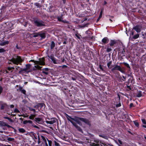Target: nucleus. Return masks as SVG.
Returning a JSON list of instances; mask_svg holds the SVG:
<instances>
[{
    "mask_svg": "<svg viewBox=\"0 0 146 146\" xmlns=\"http://www.w3.org/2000/svg\"><path fill=\"white\" fill-rule=\"evenodd\" d=\"M46 34V33L45 31H42L33 34V37L34 38L39 37H40V39L41 40H43L45 38Z\"/></svg>",
    "mask_w": 146,
    "mask_h": 146,
    "instance_id": "nucleus-3",
    "label": "nucleus"
},
{
    "mask_svg": "<svg viewBox=\"0 0 146 146\" xmlns=\"http://www.w3.org/2000/svg\"><path fill=\"white\" fill-rule=\"evenodd\" d=\"M33 22L35 26L37 27H41L45 26L44 22L37 17L33 19Z\"/></svg>",
    "mask_w": 146,
    "mask_h": 146,
    "instance_id": "nucleus-2",
    "label": "nucleus"
},
{
    "mask_svg": "<svg viewBox=\"0 0 146 146\" xmlns=\"http://www.w3.org/2000/svg\"><path fill=\"white\" fill-rule=\"evenodd\" d=\"M96 142L97 143L96 144L95 143H92V146H108L106 144L100 142H99L98 141Z\"/></svg>",
    "mask_w": 146,
    "mask_h": 146,
    "instance_id": "nucleus-15",
    "label": "nucleus"
},
{
    "mask_svg": "<svg viewBox=\"0 0 146 146\" xmlns=\"http://www.w3.org/2000/svg\"><path fill=\"white\" fill-rule=\"evenodd\" d=\"M19 90L21 93L25 95H26V91L25 90L23 89L22 87L19 86Z\"/></svg>",
    "mask_w": 146,
    "mask_h": 146,
    "instance_id": "nucleus-22",
    "label": "nucleus"
},
{
    "mask_svg": "<svg viewBox=\"0 0 146 146\" xmlns=\"http://www.w3.org/2000/svg\"><path fill=\"white\" fill-rule=\"evenodd\" d=\"M23 124H26L27 123H29L30 124H31V125H32V124L33 123L32 121L30 120H26L24 121L23 122Z\"/></svg>",
    "mask_w": 146,
    "mask_h": 146,
    "instance_id": "nucleus-24",
    "label": "nucleus"
},
{
    "mask_svg": "<svg viewBox=\"0 0 146 146\" xmlns=\"http://www.w3.org/2000/svg\"><path fill=\"white\" fill-rule=\"evenodd\" d=\"M102 14H103V11H102V10L101 11V12L100 13L99 17L102 18Z\"/></svg>",
    "mask_w": 146,
    "mask_h": 146,
    "instance_id": "nucleus-57",
    "label": "nucleus"
},
{
    "mask_svg": "<svg viewBox=\"0 0 146 146\" xmlns=\"http://www.w3.org/2000/svg\"><path fill=\"white\" fill-rule=\"evenodd\" d=\"M18 130L19 132L21 133H24L26 132L25 130L23 128H20Z\"/></svg>",
    "mask_w": 146,
    "mask_h": 146,
    "instance_id": "nucleus-33",
    "label": "nucleus"
},
{
    "mask_svg": "<svg viewBox=\"0 0 146 146\" xmlns=\"http://www.w3.org/2000/svg\"><path fill=\"white\" fill-rule=\"evenodd\" d=\"M26 67L29 70H30L31 67V65L30 64H27L26 65Z\"/></svg>",
    "mask_w": 146,
    "mask_h": 146,
    "instance_id": "nucleus-41",
    "label": "nucleus"
},
{
    "mask_svg": "<svg viewBox=\"0 0 146 146\" xmlns=\"http://www.w3.org/2000/svg\"><path fill=\"white\" fill-rule=\"evenodd\" d=\"M55 43L54 41H52L50 44V47L51 49H53L55 46Z\"/></svg>",
    "mask_w": 146,
    "mask_h": 146,
    "instance_id": "nucleus-28",
    "label": "nucleus"
},
{
    "mask_svg": "<svg viewBox=\"0 0 146 146\" xmlns=\"http://www.w3.org/2000/svg\"><path fill=\"white\" fill-rule=\"evenodd\" d=\"M35 120L36 123H41V122L42 121V119L40 117H35Z\"/></svg>",
    "mask_w": 146,
    "mask_h": 146,
    "instance_id": "nucleus-23",
    "label": "nucleus"
},
{
    "mask_svg": "<svg viewBox=\"0 0 146 146\" xmlns=\"http://www.w3.org/2000/svg\"><path fill=\"white\" fill-rule=\"evenodd\" d=\"M9 108V106L6 103L0 102V109L1 110H6Z\"/></svg>",
    "mask_w": 146,
    "mask_h": 146,
    "instance_id": "nucleus-11",
    "label": "nucleus"
},
{
    "mask_svg": "<svg viewBox=\"0 0 146 146\" xmlns=\"http://www.w3.org/2000/svg\"><path fill=\"white\" fill-rule=\"evenodd\" d=\"M125 50L124 48H123V50H120L119 51V53H120V54L119 56V57L121 59H123V57L124 56H125L124 54L125 53Z\"/></svg>",
    "mask_w": 146,
    "mask_h": 146,
    "instance_id": "nucleus-18",
    "label": "nucleus"
},
{
    "mask_svg": "<svg viewBox=\"0 0 146 146\" xmlns=\"http://www.w3.org/2000/svg\"><path fill=\"white\" fill-rule=\"evenodd\" d=\"M127 88L129 89L130 90H131V87L130 86L127 85Z\"/></svg>",
    "mask_w": 146,
    "mask_h": 146,
    "instance_id": "nucleus-64",
    "label": "nucleus"
},
{
    "mask_svg": "<svg viewBox=\"0 0 146 146\" xmlns=\"http://www.w3.org/2000/svg\"><path fill=\"white\" fill-rule=\"evenodd\" d=\"M75 36L79 40L80 39V37L81 35L79 34H76L75 35Z\"/></svg>",
    "mask_w": 146,
    "mask_h": 146,
    "instance_id": "nucleus-44",
    "label": "nucleus"
},
{
    "mask_svg": "<svg viewBox=\"0 0 146 146\" xmlns=\"http://www.w3.org/2000/svg\"><path fill=\"white\" fill-rule=\"evenodd\" d=\"M3 118L8 120L11 123H13L14 122V121L11 118L9 117L5 116Z\"/></svg>",
    "mask_w": 146,
    "mask_h": 146,
    "instance_id": "nucleus-30",
    "label": "nucleus"
},
{
    "mask_svg": "<svg viewBox=\"0 0 146 146\" xmlns=\"http://www.w3.org/2000/svg\"><path fill=\"white\" fill-rule=\"evenodd\" d=\"M31 134L30 135V136L33 138V139H34V137L36 135V134L33 132H31Z\"/></svg>",
    "mask_w": 146,
    "mask_h": 146,
    "instance_id": "nucleus-43",
    "label": "nucleus"
},
{
    "mask_svg": "<svg viewBox=\"0 0 146 146\" xmlns=\"http://www.w3.org/2000/svg\"><path fill=\"white\" fill-rule=\"evenodd\" d=\"M29 108L30 111H33L34 113L36 112V111L35 109H33L31 107H29Z\"/></svg>",
    "mask_w": 146,
    "mask_h": 146,
    "instance_id": "nucleus-40",
    "label": "nucleus"
},
{
    "mask_svg": "<svg viewBox=\"0 0 146 146\" xmlns=\"http://www.w3.org/2000/svg\"><path fill=\"white\" fill-rule=\"evenodd\" d=\"M16 47L17 49H22V48L20 46H18L17 44H16Z\"/></svg>",
    "mask_w": 146,
    "mask_h": 146,
    "instance_id": "nucleus-55",
    "label": "nucleus"
},
{
    "mask_svg": "<svg viewBox=\"0 0 146 146\" xmlns=\"http://www.w3.org/2000/svg\"><path fill=\"white\" fill-rule=\"evenodd\" d=\"M34 108H36V110H38V111H40V110L38 108L37 103L34 106Z\"/></svg>",
    "mask_w": 146,
    "mask_h": 146,
    "instance_id": "nucleus-49",
    "label": "nucleus"
},
{
    "mask_svg": "<svg viewBox=\"0 0 146 146\" xmlns=\"http://www.w3.org/2000/svg\"><path fill=\"white\" fill-rule=\"evenodd\" d=\"M57 119L55 118H52L49 119V120H46V122L47 124H52L56 122Z\"/></svg>",
    "mask_w": 146,
    "mask_h": 146,
    "instance_id": "nucleus-14",
    "label": "nucleus"
},
{
    "mask_svg": "<svg viewBox=\"0 0 146 146\" xmlns=\"http://www.w3.org/2000/svg\"><path fill=\"white\" fill-rule=\"evenodd\" d=\"M20 69L21 70L19 72V74H21L23 73V68H21Z\"/></svg>",
    "mask_w": 146,
    "mask_h": 146,
    "instance_id": "nucleus-59",
    "label": "nucleus"
},
{
    "mask_svg": "<svg viewBox=\"0 0 146 146\" xmlns=\"http://www.w3.org/2000/svg\"><path fill=\"white\" fill-rule=\"evenodd\" d=\"M0 146H11L10 145H6L5 144H1L0 145Z\"/></svg>",
    "mask_w": 146,
    "mask_h": 146,
    "instance_id": "nucleus-63",
    "label": "nucleus"
},
{
    "mask_svg": "<svg viewBox=\"0 0 146 146\" xmlns=\"http://www.w3.org/2000/svg\"><path fill=\"white\" fill-rule=\"evenodd\" d=\"M49 70V69L48 68H43L41 69L42 71V73L46 75H48V72Z\"/></svg>",
    "mask_w": 146,
    "mask_h": 146,
    "instance_id": "nucleus-21",
    "label": "nucleus"
},
{
    "mask_svg": "<svg viewBox=\"0 0 146 146\" xmlns=\"http://www.w3.org/2000/svg\"><path fill=\"white\" fill-rule=\"evenodd\" d=\"M109 40L107 37H104L102 40L101 43L103 44H107L109 42Z\"/></svg>",
    "mask_w": 146,
    "mask_h": 146,
    "instance_id": "nucleus-19",
    "label": "nucleus"
},
{
    "mask_svg": "<svg viewBox=\"0 0 146 146\" xmlns=\"http://www.w3.org/2000/svg\"><path fill=\"white\" fill-rule=\"evenodd\" d=\"M142 27L140 25H136L134 27L132 30L133 31V30H134L137 33H140Z\"/></svg>",
    "mask_w": 146,
    "mask_h": 146,
    "instance_id": "nucleus-13",
    "label": "nucleus"
},
{
    "mask_svg": "<svg viewBox=\"0 0 146 146\" xmlns=\"http://www.w3.org/2000/svg\"><path fill=\"white\" fill-rule=\"evenodd\" d=\"M23 25L25 27H26L27 25V22H25L23 24Z\"/></svg>",
    "mask_w": 146,
    "mask_h": 146,
    "instance_id": "nucleus-61",
    "label": "nucleus"
},
{
    "mask_svg": "<svg viewBox=\"0 0 146 146\" xmlns=\"http://www.w3.org/2000/svg\"><path fill=\"white\" fill-rule=\"evenodd\" d=\"M116 70H118L123 74H125V69L122 68L120 66L117 65H115L111 70V72L114 74L116 73Z\"/></svg>",
    "mask_w": 146,
    "mask_h": 146,
    "instance_id": "nucleus-6",
    "label": "nucleus"
},
{
    "mask_svg": "<svg viewBox=\"0 0 146 146\" xmlns=\"http://www.w3.org/2000/svg\"><path fill=\"white\" fill-rule=\"evenodd\" d=\"M38 108H40V110H41V109L44 106H45V104L43 103H37Z\"/></svg>",
    "mask_w": 146,
    "mask_h": 146,
    "instance_id": "nucleus-25",
    "label": "nucleus"
},
{
    "mask_svg": "<svg viewBox=\"0 0 146 146\" xmlns=\"http://www.w3.org/2000/svg\"><path fill=\"white\" fill-rule=\"evenodd\" d=\"M9 43V41H7L5 42H0V45L1 46H5L8 44Z\"/></svg>",
    "mask_w": 146,
    "mask_h": 146,
    "instance_id": "nucleus-26",
    "label": "nucleus"
},
{
    "mask_svg": "<svg viewBox=\"0 0 146 146\" xmlns=\"http://www.w3.org/2000/svg\"><path fill=\"white\" fill-rule=\"evenodd\" d=\"M36 116V115L35 114H31V115L29 116V118L31 120H33L35 117Z\"/></svg>",
    "mask_w": 146,
    "mask_h": 146,
    "instance_id": "nucleus-31",
    "label": "nucleus"
},
{
    "mask_svg": "<svg viewBox=\"0 0 146 146\" xmlns=\"http://www.w3.org/2000/svg\"><path fill=\"white\" fill-rule=\"evenodd\" d=\"M23 70L27 72H30V70L27 68L26 67L25 68H23Z\"/></svg>",
    "mask_w": 146,
    "mask_h": 146,
    "instance_id": "nucleus-39",
    "label": "nucleus"
},
{
    "mask_svg": "<svg viewBox=\"0 0 146 146\" xmlns=\"http://www.w3.org/2000/svg\"><path fill=\"white\" fill-rule=\"evenodd\" d=\"M23 60L24 59H22L21 56H18L17 54H14L9 61L12 62L14 64L18 65L19 64L21 65V63Z\"/></svg>",
    "mask_w": 146,
    "mask_h": 146,
    "instance_id": "nucleus-1",
    "label": "nucleus"
},
{
    "mask_svg": "<svg viewBox=\"0 0 146 146\" xmlns=\"http://www.w3.org/2000/svg\"><path fill=\"white\" fill-rule=\"evenodd\" d=\"M112 63V62L111 61H110L108 62L107 64V66L108 67V68L110 69H111L112 66H111V64Z\"/></svg>",
    "mask_w": 146,
    "mask_h": 146,
    "instance_id": "nucleus-29",
    "label": "nucleus"
},
{
    "mask_svg": "<svg viewBox=\"0 0 146 146\" xmlns=\"http://www.w3.org/2000/svg\"><path fill=\"white\" fill-rule=\"evenodd\" d=\"M62 22L68 24H69V22L68 21H66V20H62Z\"/></svg>",
    "mask_w": 146,
    "mask_h": 146,
    "instance_id": "nucleus-50",
    "label": "nucleus"
},
{
    "mask_svg": "<svg viewBox=\"0 0 146 146\" xmlns=\"http://www.w3.org/2000/svg\"><path fill=\"white\" fill-rule=\"evenodd\" d=\"M4 125L5 126L7 127L8 128H11L13 129H14V127H12L10 125L6 123H5Z\"/></svg>",
    "mask_w": 146,
    "mask_h": 146,
    "instance_id": "nucleus-48",
    "label": "nucleus"
},
{
    "mask_svg": "<svg viewBox=\"0 0 146 146\" xmlns=\"http://www.w3.org/2000/svg\"><path fill=\"white\" fill-rule=\"evenodd\" d=\"M118 42V40H111L110 43L107 45V48L106 51L107 52H110L112 50L111 48H110V46L113 48V46L114 45Z\"/></svg>",
    "mask_w": 146,
    "mask_h": 146,
    "instance_id": "nucleus-5",
    "label": "nucleus"
},
{
    "mask_svg": "<svg viewBox=\"0 0 146 146\" xmlns=\"http://www.w3.org/2000/svg\"><path fill=\"white\" fill-rule=\"evenodd\" d=\"M15 35V34L14 33L9 34L8 35L7 37V38L8 39H9L10 38L13 37Z\"/></svg>",
    "mask_w": 146,
    "mask_h": 146,
    "instance_id": "nucleus-36",
    "label": "nucleus"
},
{
    "mask_svg": "<svg viewBox=\"0 0 146 146\" xmlns=\"http://www.w3.org/2000/svg\"><path fill=\"white\" fill-rule=\"evenodd\" d=\"M118 97L115 98V102L116 103L115 107L118 108L121 106V104L120 103V96L119 94L117 95Z\"/></svg>",
    "mask_w": 146,
    "mask_h": 146,
    "instance_id": "nucleus-9",
    "label": "nucleus"
},
{
    "mask_svg": "<svg viewBox=\"0 0 146 146\" xmlns=\"http://www.w3.org/2000/svg\"><path fill=\"white\" fill-rule=\"evenodd\" d=\"M32 126L35 128H36L38 129H39V127H38L35 125V124L33 123V124H32Z\"/></svg>",
    "mask_w": 146,
    "mask_h": 146,
    "instance_id": "nucleus-54",
    "label": "nucleus"
},
{
    "mask_svg": "<svg viewBox=\"0 0 146 146\" xmlns=\"http://www.w3.org/2000/svg\"><path fill=\"white\" fill-rule=\"evenodd\" d=\"M100 136L106 139H108V137L104 135H100Z\"/></svg>",
    "mask_w": 146,
    "mask_h": 146,
    "instance_id": "nucleus-46",
    "label": "nucleus"
},
{
    "mask_svg": "<svg viewBox=\"0 0 146 146\" xmlns=\"http://www.w3.org/2000/svg\"><path fill=\"white\" fill-rule=\"evenodd\" d=\"M122 64L127 68L129 71L130 70L131 68L129 64L125 62H123Z\"/></svg>",
    "mask_w": 146,
    "mask_h": 146,
    "instance_id": "nucleus-27",
    "label": "nucleus"
},
{
    "mask_svg": "<svg viewBox=\"0 0 146 146\" xmlns=\"http://www.w3.org/2000/svg\"><path fill=\"white\" fill-rule=\"evenodd\" d=\"M122 78L123 79H122V80L123 81H125V80L126 78V76H122Z\"/></svg>",
    "mask_w": 146,
    "mask_h": 146,
    "instance_id": "nucleus-60",
    "label": "nucleus"
},
{
    "mask_svg": "<svg viewBox=\"0 0 146 146\" xmlns=\"http://www.w3.org/2000/svg\"><path fill=\"white\" fill-rule=\"evenodd\" d=\"M47 57L51 60L54 64H57V60L54 57V55L53 54H52L50 55H48Z\"/></svg>",
    "mask_w": 146,
    "mask_h": 146,
    "instance_id": "nucleus-17",
    "label": "nucleus"
},
{
    "mask_svg": "<svg viewBox=\"0 0 146 146\" xmlns=\"http://www.w3.org/2000/svg\"><path fill=\"white\" fill-rule=\"evenodd\" d=\"M99 68L103 72H106V70L103 68L101 64H99Z\"/></svg>",
    "mask_w": 146,
    "mask_h": 146,
    "instance_id": "nucleus-38",
    "label": "nucleus"
},
{
    "mask_svg": "<svg viewBox=\"0 0 146 146\" xmlns=\"http://www.w3.org/2000/svg\"><path fill=\"white\" fill-rule=\"evenodd\" d=\"M38 144H39L41 142V141H40L41 140V139H40V136L39 135H38Z\"/></svg>",
    "mask_w": 146,
    "mask_h": 146,
    "instance_id": "nucleus-47",
    "label": "nucleus"
},
{
    "mask_svg": "<svg viewBox=\"0 0 146 146\" xmlns=\"http://www.w3.org/2000/svg\"><path fill=\"white\" fill-rule=\"evenodd\" d=\"M134 33H135L134 31L132 30L130 33V38L131 40L133 41L134 40L138 38L139 36V34L138 33L134 35Z\"/></svg>",
    "mask_w": 146,
    "mask_h": 146,
    "instance_id": "nucleus-8",
    "label": "nucleus"
},
{
    "mask_svg": "<svg viewBox=\"0 0 146 146\" xmlns=\"http://www.w3.org/2000/svg\"><path fill=\"white\" fill-rule=\"evenodd\" d=\"M67 119L72 124V125L76 128L80 132H82V129L76 123L73 121L72 120H70V119L68 118Z\"/></svg>",
    "mask_w": 146,
    "mask_h": 146,
    "instance_id": "nucleus-10",
    "label": "nucleus"
},
{
    "mask_svg": "<svg viewBox=\"0 0 146 146\" xmlns=\"http://www.w3.org/2000/svg\"><path fill=\"white\" fill-rule=\"evenodd\" d=\"M142 92L141 91H139L138 92L137 95V97H140L142 96Z\"/></svg>",
    "mask_w": 146,
    "mask_h": 146,
    "instance_id": "nucleus-35",
    "label": "nucleus"
},
{
    "mask_svg": "<svg viewBox=\"0 0 146 146\" xmlns=\"http://www.w3.org/2000/svg\"><path fill=\"white\" fill-rule=\"evenodd\" d=\"M7 140L9 141H12V142H15V139L11 137H8L7 139Z\"/></svg>",
    "mask_w": 146,
    "mask_h": 146,
    "instance_id": "nucleus-32",
    "label": "nucleus"
},
{
    "mask_svg": "<svg viewBox=\"0 0 146 146\" xmlns=\"http://www.w3.org/2000/svg\"><path fill=\"white\" fill-rule=\"evenodd\" d=\"M134 124L137 127H139V124L138 122H137V120H135L133 121Z\"/></svg>",
    "mask_w": 146,
    "mask_h": 146,
    "instance_id": "nucleus-37",
    "label": "nucleus"
},
{
    "mask_svg": "<svg viewBox=\"0 0 146 146\" xmlns=\"http://www.w3.org/2000/svg\"><path fill=\"white\" fill-rule=\"evenodd\" d=\"M66 86H64L62 88L63 90H67V92H70V90L68 89V87H70L71 86V85L70 84H66Z\"/></svg>",
    "mask_w": 146,
    "mask_h": 146,
    "instance_id": "nucleus-20",
    "label": "nucleus"
},
{
    "mask_svg": "<svg viewBox=\"0 0 146 146\" xmlns=\"http://www.w3.org/2000/svg\"><path fill=\"white\" fill-rule=\"evenodd\" d=\"M34 62L35 63V64H36L40 65H44L45 64V58L44 57L42 58L39 61L31 60L29 61V62Z\"/></svg>",
    "mask_w": 146,
    "mask_h": 146,
    "instance_id": "nucleus-7",
    "label": "nucleus"
},
{
    "mask_svg": "<svg viewBox=\"0 0 146 146\" xmlns=\"http://www.w3.org/2000/svg\"><path fill=\"white\" fill-rule=\"evenodd\" d=\"M141 121L144 124L146 125V120L145 119H141Z\"/></svg>",
    "mask_w": 146,
    "mask_h": 146,
    "instance_id": "nucleus-56",
    "label": "nucleus"
},
{
    "mask_svg": "<svg viewBox=\"0 0 146 146\" xmlns=\"http://www.w3.org/2000/svg\"><path fill=\"white\" fill-rule=\"evenodd\" d=\"M69 119H70L71 120H73L76 122L79 125H82V123L81 122L80 120V118H82V117H77V118H73L70 116H68Z\"/></svg>",
    "mask_w": 146,
    "mask_h": 146,
    "instance_id": "nucleus-12",
    "label": "nucleus"
},
{
    "mask_svg": "<svg viewBox=\"0 0 146 146\" xmlns=\"http://www.w3.org/2000/svg\"><path fill=\"white\" fill-rule=\"evenodd\" d=\"M35 68H36L37 69H38V70H41V68L42 67V66H38V65H35Z\"/></svg>",
    "mask_w": 146,
    "mask_h": 146,
    "instance_id": "nucleus-42",
    "label": "nucleus"
},
{
    "mask_svg": "<svg viewBox=\"0 0 146 146\" xmlns=\"http://www.w3.org/2000/svg\"><path fill=\"white\" fill-rule=\"evenodd\" d=\"M40 137L41 138V140H42V143L44 144L45 146H54L51 140H48L47 138L42 135H41Z\"/></svg>",
    "mask_w": 146,
    "mask_h": 146,
    "instance_id": "nucleus-4",
    "label": "nucleus"
},
{
    "mask_svg": "<svg viewBox=\"0 0 146 146\" xmlns=\"http://www.w3.org/2000/svg\"><path fill=\"white\" fill-rule=\"evenodd\" d=\"M5 51V50L3 48H0V53L4 52Z\"/></svg>",
    "mask_w": 146,
    "mask_h": 146,
    "instance_id": "nucleus-53",
    "label": "nucleus"
},
{
    "mask_svg": "<svg viewBox=\"0 0 146 146\" xmlns=\"http://www.w3.org/2000/svg\"><path fill=\"white\" fill-rule=\"evenodd\" d=\"M57 19L58 21L62 22L63 19L62 15L61 16H58L57 17Z\"/></svg>",
    "mask_w": 146,
    "mask_h": 146,
    "instance_id": "nucleus-34",
    "label": "nucleus"
},
{
    "mask_svg": "<svg viewBox=\"0 0 146 146\" xmlns=\"http://www.w3.org/2000/svg\"><path fill=\"white\" fill-rule=\"evenodd\" d=\"M118 141L119 142V143L121 145L123 143L121 140H120V139H118Z\"/></svg>",
    "mask_w": 146,
    "mask_h": 146,
    "instance_id": "nucleus-62",
    "label": "nucleus"
},
{
    "mask_svg": "<svg viewBox=\"0 0 146 146\" xmlns=\"http://www.w3.org/2000/svg\"><path fill=\"white\" fill-rule=\"evenodd\" d=\"M80 121L83 122H84L87 125L90 126L91 125V123L89 120L85 118H80Z\"/></svg>",
    "mask_w": 146,
    "mask_h": 146,
    "instance_id": "nucleus-16",
    "label": "nucleus"
},
{
    "mask_svg": "<svg viewBox=\"0 0 146 146\" xmlns=\"http://www.w3.org/2000/svg\"><path fill=\"white\" fill-rule=\"evenodd\" d=\"M54 145L55 146H60V144L56 141H54Z\"/></svg>",
    "mask_w": 146,
    "mask_h": 146,
    "instance_id": "nucleus-52",
    "label": "nucleus"
},
{
    "mask_svg": "<svg viewBox=\"0 0 146 146\" xmlns=\"http://www.w3.org/2000/svg\"><path fill=\"white\" fill-rule=\"evenodd\" d=\"M142 36H143V38L144 39L146 40V32L143 33Z\"/></svg>",
    "mask_w": 146,
    "mask_h": 146,
    "instance_id": "nucleus-45",
    "label": "nucleus"
},
{
    "mask_svg": "<svg viewBox=\"0 0 146 146\" xmlns=\"http://www.w3.org/2000/svg\"><path fill=\"white\" fill-rule=\"evenodd\" d=\"M3 90V88L1 86H0V95L2 92Z\"/></svg>",
    "mask_w": 146,
    "mask_h": 146,
    "instance_id": "nucleus-58",
    "label": "nucleus"
},
{
    "mask_svg": "<svg viewBox=\"0 0 146 146\" xmlns=\"http://www.w3.org/2000/svg\"><path fill=\"white\" fill-rule=\"evenodd\" d=\"M14 112L16 113H20V111L17 108H15L14 110Z\"/></svg>",
    "mask_w": 146,
    "mask_h": 146,
    "instance_id": "nucleus-51",
    "label": "nucleus"
}]
</instances>
